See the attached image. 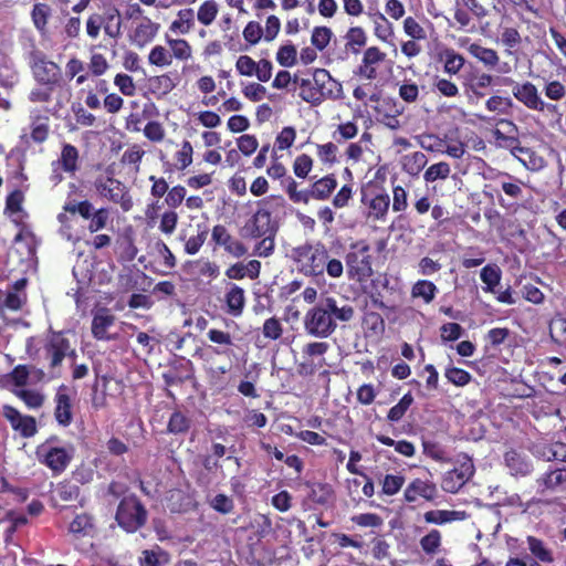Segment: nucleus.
<instances>
[{
	"mask_svg": "<svg viewBox=\"0 0 566 566\" xmlns=\"http://www.w3.org/2000/svg\"><path fill=\"white\" fill-rule=\"evenodd\" d=\"M327 249L324 243H304L292 250L297 270L305 276H323Z\"/></svg>",
	"mask_w": 566,
	"mask_h": 566,
	"instance_id": "nucleus-1",
	"label": "nucleus"
},
{
	"mask_svg": "<svg viewBox=\"0 0 566 566\" xmlns=\"http://www.w3.org/2000/svg\"><path fill=\"white\" fill-rule=\"evenodd\" d=\"M28 61L33 77L38 83L50 90H54L60 85L62 80L61 67L55 62L49 61L42 51L32 49L28 53Z\"/></svg>",
	"mask_w": 566,
	"mask_h": 566,
	"instance_id": "nucleus-2",
	"label": "nucleus"
},
{
	"mask_svg": "<svg viewBox=\"0 0 566 566\" xmlns=\"http://www.w3.org/2000/svg\"><path fill=\"white\" fill-rule=\"evenodd\" d=\"M350 250L345 256L349 277L358 282L366 281L373 273L370 247L365 241L350 244Z\"/></svg>",
	"mask_w": 566,
	"mask_h": 566,
	"instance_id": "nucleus-3",
	"label": "nucleus"
},
{
	"mask_svg": "<svg viewBox=\"0 0 566 566\" xmlns=\"http://www.w3.org/2000/svg\"><path fill=\"white\" fill-rule=\"evenodd\" d=\"M147 520V511L136 496L124 497L116 512V521L127 532H136Z\"/></svg>",
	"mask_w": 566,
	"mask_h": 566,
	"instance_id": "nucleus-4",
	"label": "nucleus"
},
{
	"mask_svg": "<svg viewBox=\"0 0 566 566\" xmlns=\"http://www.w3.org/2000/svg\"><path fill=\"white\" fill-rule=\"evenodd\" d=\"M305 331L318 338H326L332 335L337 324L329 316L325 305L321 301L316 306L308 310L304 317Z\"/></svg>",
	"mask_w": 566,
	"mask_h": 566,
	"instance_id": "nucleus-5",
	"label": "nucleus"
},
{
	"mask_svg": "<svg viewBox=\"0 0 566 566\" xmlns=\"http://www.w3.org/2000/svg\"><path fill=\"white\" fill-rule=\"evenodd\" d=\"M94 188L101 197L119 203L124 211L132 209V198L128 195L126 186L119 180L113 177L99 176L94 181Z\"/></svg>",
	"mask_w": 566,
	"mask_h": 566,
	"instance_id": "nucleus-6",
	"label": "nucleus"
},
{
	"mask_svg": "<svg viewBox=\"0 0 566 566\" xmlns=\"http://www.w3.org/2000/svg\"><path fill=\"white\" fill-rule=\"evenodd\" d=\"M312 82L315 87L303 90L300 93V97L312 105H319L326 98H336L334 90L326 87V83H331V74L324 69H316L313 72Z\"/></svg>",
	"mask_w": 566,
	"mask_h": 566,
	"instance_id": "nucleus-7",
	"label": "nucleus"
},
{
	"mask_svg": "<svg viewBox=\"0 0 566 566\" xmlns=\"http://www.w3.org/2000/svg\"><path fill=\"white\" fill-rule=\"evenodd\" d=\"M269 233H276V228L272 222L271 212L264 208L258 209L240 230L244 239H258Z\"/></svg>",
	"mask_w": 566,
	"mask_h": 566,
	"instance_id": "nucleus-8",
	"label": "nucleus"
},
{
	"mask_svg": "<svg viewBox=\"0 0 566 566\" xmlns=\"http://www.w3.org/2000/svg\"><path fill=\"white\" fill-rule=\"evenodd\" d=\"M50 440L38 448L36 454L42 463L53 472H63L73 458V449L50 447Z\"/></svg>",
	"mask_w": 566,
	"mask_h": 566,
	"instance_id": "nucleus-9",
	"label": "nucleus"
},
{
	"mask_svg": "<svg viewBox=\"0 0 566 566\" xmlns=\"http://www.w3.org/2000/svg\"><path fill=\"white\" fill-rule=\"evenodd\" d=\"M504 81L513 84L512 94L524 106L533 111L542 112L545 109V102L539 96L538 91L533 83H517L511 78H505Z\"/></svg>",
	"mask_w": 566,
	"mask_h": 566,
	"instance_id": "nucleus-10",
	"label": "nucleus"
},
{
	"mask_svg": "<svg viewBox=\"0 0 566 566\" xmlns=\"http://www.w3.org/2000/svg\"><path fill=\"white\" fill-rule=\"evenodd\" d=\"M536 485L541 494L566 492V468L546 471L536 479Z\"/></svg>",
	"mask_w": 566,
	"mask_h": 566,
	"instance_id": "nucleus-11",
	"label": "nucleus"
},
{
	"mask_svg": "<svg viewBox=\"0 0 566 566\" xmlns=\"http://www.w3.org/2000/svg\"><path fill=\"white\" fill-rule=\"evenodd\" d=\"M46 354L50 358V366L55 368L62 364L65 356L75 355V352L71 349L67 338L61 333H54L46 345Z\"/></svg>",
	"mask_w": 566,
	"mask_h": 566,
	"instance_id": "nucleus-12",
	"label": "nucleus"
},
{
	"mask_svg": "<svg viewBox=\"0 0 566 566\" xmlns=\"http://www.w3.org/2000/svg\"><path fill=\"white\" fill-rule=\"evenodd\" d=\"M55 409L54 417L62 427H69L73 420L72 400L69 395V387L61 385L54 397Z\"/></svg>",
	"mask_w": 566,
	"mask_h": 566,
	"instance_id": "nucleus-13",
	"label": "nucleus"
},
{
	"mask_svg": "<svg viewBox=\"0 0 566 566\" xmlns=\"http://www.w3.org/2000/svg\"><path fill=\"white\" fill-rule=\"evenodd\" d=\"M437 494L438 489L434 483L415 479L405 489L403 496L407 502H415L418 496H421L427 501H433L437 497Z\"/></svg>",
	"mask_w": 566,
	"mask_h": 566,
	"instance_id": "nucleus-14",
	"label": "nucleus"
},
{
	"mask_svg": "<svg viewBox=\"0 0 566 566\" xmlns=\"http://www.w3.org/2000/svg\"><path fill=\"white\" fill-rule=\"evenodd\" d=\"M160 25L156 22H153L149 18L143 17L142 21L134 29L130 34V41L138 48H144L146 44L150 43L159 31Z\"/></svg>",
	"mask_w": 566,
	"mask_h": 566,
	"instance_id": "nucleus-15",
	"label": "nucleus"
},
{
	"mask_svg": "<svg viewBox=\"0 0 566 566\" xmlns=\"http://www.w3.org/2000/svg\"><path fill=\"white\" fill-rule=\"evenodd\" d=\"M115 323V316L107 308H99L92 319V334L98 340H111L112 337L107 331Z\"/></svg>",
	"mask_w": 566,
	"mask_h": 566,
	"instance_id": "nucleus-16",
	"label": "nucleus"
},
{
	"mask_svg": "<svg viewBox=\"0 0 566 566\" xmlns=\"http://www.w3.org/2000/svg\"><path fill=\"white\" fill-rule=\"evenodd\" d=\"M504 463L510 473L515 476H526L533 471L530 459L516 450H510L504 454Z\"/></svg>",
	"mask_w": 566,
	"mask_h": 566,
	"instance_id": "nucleus-17",
	"label": "nucleus"
},
{
	"mask_svg": "<svg viewBox=\"0 0 566 566\" xmlns=\"http://www.w3.org/2000/svg\"><path fill=\"white\" fill-rule=\"evenodd\" d=\"M512 155L531 171H538L546 165L545 159L527 147L516 146L512 149Z\"/></svg>",
	"mask_w": 566,
	"mask_h": 566,
	"instance_id": "nucleus-18",
	"label": "nucleus"
},
{
	"mask_svg": "<svg viewBox=\"0 0 566 566\" xmlns=\"http://www.w3.org/2000/svg\"><path fill=\"white\" fill-rule=\"evenodd\" d=\"M386 54L376 46L368 48L363 57V64L359 66L358 73L367 80H374L377 76L375 64L382 62Z\"/></svg>",
	"mask_w": 566,
	"mask_h": 566,
	"instance_id": "nucleus-19",
	"label": "nucleus"
},
{
	"mask_svg": "<svg viewBox=\"0 0 566 566\" xmlns=\"http://www.w3.org/2000/svg\"><path fill=\"white\" fill-rule=\"evenodd\" d=\"M526 543H527V548L534 558L533 562H538L542 564H553L554 563V560H555L554 553L544 541H542L535 536H527Z\"/></svg>",
	"mask_w": 566,
	"mask_h": 566,
	"instance_id": "nucleus-20",
	"label": "nucleus"
},
{
	"mask_svg": "<svg viewBox=\"0 0 566 566\" xmlns=\"http://www.w3.org/2000/svg\"><path fill=\"white\" fill-rule=\"evenodd\" d=\"M336 187L337 180L334 175H327L311 185V197L316 200H326L331 197Z\"/></svg>",
	"mask_w": 566,
	"mask_h": 566,
	"instance_id": "nucleus-21",
	"label": "nucleus"
},
{
	"mask_svg": "<svg viewBox=\"0 0 566 566\" xmlns=\"http://www.w3.org/2000/svg\"><path fill=\"white\" fill-rule=\"evenodd\" d=\"M468 52L488 69H494L500 62L499 54L495 50L482 46L478 43H471L468 46Z\"/></svg>",
	"mask_w": 566,
	"mask_h": 566,
	"instance_id": "nucleus-22",
	"label": "nucleus"
},
{
	"mask_svg": "<svg viewBox=\"0 0 566 566\" xmlns=\"http://www.w3.org/2000/svg\"><path fill=\"white\" fill-rule=\"evenodd\" d=\"M325 305L329 316L336 323L337 321L342 323L349 322L355 314L353 306L348 304H344L342 306L338 305L337 301L334 297H326L322 301Z\"/></svg>",
	"mask_w": 566,
	"mask_h": 566,
	"instance_id": "nucleus-23",
	"label": "nucleus"
},
{
	"mask_svg": "<svg viewBox=\"0 0 566 566\" xmlns=\"http://www.w3.org/2000/svg\"><path fill=\"white\" fill-rule=\"evenodd\" d=\"M423 517L427 523L442 525L453 521H462L467 517V513L464 511L433 510L426 512Z\"/></svg>",
	"mask_w": 566,
	"mask_h": 566,
	"instance_id": "nucleus-24",
	"label": "nucleus"
},
{
	"mask_svg": "<svg viewBox=\"0 0 566 566\" xmlns=\"http://www.w3.org/2000/svg\"><path fill=\"white\" fill-rule=\"evenodd\" d=\"M226 303L229 314L233 316L241 315L245 305L244 290L233 284L226 294Z\"/></svg>",
	"mask_w": 566,
	"mask_h": 566,
	"instance_id": "nucleus-25",
	"label": "nucleus"
},
{
	"mask_svg": "<svg viewBox=\"0 0 566 566\" xmlns=\"http://www.w3.org/2000/svg\"><path fill=\"white\" fill-rule=\"evenodd\" d=\"M514 106V102L511 97L501 95H493L485 102V108L497 115H511Z\"/></svg>",
	"mask_w": 566,
	"mask_h": 566,
	"instance_id": "nucleus-26",
	"label": "nucleus"
},
{
	"mask_svg": "<svg viewBox=\"0 0 566 566\" xmlns=\"http://www.w3.org/2000/svg\"><path fill=\"white\" fill-rule=\"evenodd\" d=\"M440 60L444 63V72L450 75L458 74L465 62L464 57L453 49H444L440 53Z\"/></svg>",
	"mask_w": 566,
	"mask_h": 566,
	"instance_id": "nucleus-27",
	"label": "nucleus"
},
{
	"mask_svg": "<svg viewBox=\"0 0 566 566\" xmlns=\"http://www.w3.org/2000/svg\"><path fill=\"white\" fill-rule=\"evenodd\" d=\"M63 210L71 214L78 213L85 220H90L95 212L94 206L88 200L76 201L70 197L66 199Z\"/></svg>",
	"mask_w": 566,
	"mask_h": 566,
	"instance_id": "nucleus-28",
	"label": "nucleus"
},
{
	"mask_svg": "<svg viewBox=\"0 0 566 566\" xmlns=\"http://www.w3.org/2000/svg\"><path fill=\"white\" fill-rule=\"evenodd\" d=\"M501 270L495 264H488L481 270V280L485 284L483 289L485 292L496 293L495 287L500 284L501 281Z\"/></svg>",
	"mask_w": 566,
	"mask_h": 566,
	"instance_id": "nucleus-29",
	"label": "nucleus"
},
{
	"mask_svg": "<svg viewBox=\"0 0 566 566\" xmlns=\"http://www.w3.org/2000/svg\"><path fill=\"white\" fill-rule=\"evenodd\" d=\"M78 150L70 144H65L62 148L61 158L57 165H61L66 172L74 174L77 169Z\"/></svg>",
	"mask_w": 566,
	"mask_h": 566,
	"instance_id": "nucleus-30",
	"label": "nucleus"
},
{
	"mask_svg": "<svg viewBox=\"0 0 566 566\" xmlns=\"http://www.w3.org/2000/svg\"><path fill=\"white\" fill-rule=\"evenodd\" d=\"M428 159L421 151H415L403 158V169L410 176H417L427 165Z\"/></svg>",
	"mask_w": 566,
	"mask_h": 566,
	"instance_id": "nucleus-31",
	"label": "nucleus"
},
{
	"mask_svg": "<svg viewBox=\"0 0 566 566\" xmlns=\"http://www.w3.org/2000/svg\"><path fill=\"white\" fill-rule=\"evenodd\" d=\"M346 48L349 49L353 53L357 54L359 49L366 44L367 36L365 31L360 27L350 28L346 35Z\"/></svg>",
	"mask_w": 566,
	"mask_h": 566,
	"instance_id": "nucleus-32",
	"label": "nucleus"
},
{
	"mask_svg": "<svg viewBox=\"0 0 566 566\" xmlns=\"http://www.w3.org/2000/svg\"><path fill=\"white\" fill-rule=\"evenodd\" d=\"M333 495H334V492L329 484L317 483V484L312 485L308 497L314 503L325 505L331 502V500L333 499Z\"/></svg>",
	"mask_w": 566,
	"mask_h": 566,
	"instance_id": "nucleus-33",
	"label": "nucleus"
},
{
	"mask_svg": "<svg viewBox=\"0 0 566 566\" xmlns=\"http://www.w3.org/2000/svg\"><path fill=\"white\" fill-rule=\"evenodd\" d=\"M69 530L77 537L90 535L93 530L92 517L87 514L76 515L71 522Z\"/></svg>",
	"mask_w": 566,
	"mask_h": 566,
	"instance_id": "nucleus-34",
	"label": "nucleus"
},
{
	"mask_svg": "<svg viewBox=\"0 0 566 566\" xmlns=\"http://www.w3.org/2000/svg\"><path fill=\"white\" fill-rule=\"evenodd\" d=\"M122 22L119 11L117 9L108 10L105 13L104 31L111 38H118L120 35Z\"/></svg>",
	"mask_w": 566,
	"mask_h": 566,
	"instance_id": "nucleus-35",
	"label": "nucleus"
},
{
	"mask_svg": "<svg viewBox=\"0 0 566 566\" xmlns=\"http://www.w3.org/2000/svg\"><path fill=\"white\" fill-rule=\"evenodd\" d=\"M437 291L438 289L432 282L420 280L412 286L411 294L413 297H421L426 303H430Z\"/></svg>",
	"mask_w": 566,
	"mask_h": 566,
	"instance_id": "nucleus-36",
	"label": "nucleus"
},
{
	"mask_svg": "<svg viewBox=\"0 0 566 566\" xmlns=\"http://www.w3.org/2000/svg\"><path fill=\"white\" fill-rule=\"evenodd\" d=\"M193 24V10L184 9L178 12V20H175L170 30L174 32H180L181 34L188 33Z\"/></svg>",
	"mask_w": 566,
	"mask_h": 566,
	"instance_id": "nucleus-37",
	"label": "nucleus"
},
{
	"mask_svg": "<svg viewBox=\"0 0 566 566\" xmlns=\"http://www.w3.org/2000/svg\"><path fill=\"white\" fill-rule=\"evenodd\" d=\"M31 126V138L35 143H43L49 135V117L35 116Z\"/></svg>",
	"mask_w": 566,
	"mask_h": 566,
	"instance_id": "nucleus-38",
	"label": "nucleus"
},
{
	"mask_svg": "<svg viewBox=\"0 0 566 566\" xmlns=\"http://www.w3.org/2000/svg\"><path fill=\"white\" fill-rule=\"evenodd\" d=\"M420 546L427 555H434L441 546V533L438 530H431L420 539Z\"/></svg>",
	"mask_w": 566,
	"mask_h": 566,
	"instance_id": "nucleus-39",
	"label": "nucleus"
},
{
	"mask_svg": "<svg viewBox=\"0 0 566 566\" xmlns=\"http://www.w3.org/2000/svg\"><path fill=\"white\" fill-rule=\"evenodd\" d=\"M148 61L156 66H169L172 63V55L170 51L163 45H156L150 50Z\"/></svg>",
	"mask_w": 566,
	"mask_h": 566,
	"instance_id": "nucleus-40",
	"label": "nucleus"
},
{
	"mask_svg": "<svg viewBox=\"0 0 566 566\" xmlns=\"http://www.w3.org/2000/svg\"><path fill=\"white\" fill-rule=\"evenodd\" d=\"M494 76L488 73H481L472 77L469 83V90L473 93L474 96L481 98L484 96V93L481 90L489 87L493 83Z\"/></svg>",
	"mask_w": 566,
	"mask_h": 566,
	"instance_id": "nucleus-41",
	"label": "nucleus"
},
{
	"mask_svg": "<svg viewBox=\"0 0 566 566\" xmlns=\"http://www.w3.org/2000/svg\"><path fill=\"white\" fill-rule=\"evenodd\" d=\"M168 44L171 50L172 57L181 61H187L191 57V46L184 39H168Z\"/></svg>",
	"mask_w": 566,
	"mask_h": 566,
	"instance_id": "nucleus-42",
	"label": "nucleus"
},
{
	"mask_svg": "<svg viewBox=\"0 0 566 566\" xmlns=\"http://www.w3.org/2000/svg\"><path fill=\"white\" fill-rule=\"evenodd\" d=\"M218 14V4L214 0L205 1L197 13V18L203 25H210Z\"/></svg>",
	"mask_w": 566,
	"mask_h": 566,
	"instance_id": "nucleus-43",
	"label": "nucleus"
},
{
	"mask_svg": "<svg viewBox=\"0 0 566 566\" xmlns=\"http://www.w3.org/2000/svg\"><path fill=\"white\" fill-rule=\"evenodd\" d=\"M413 402V397L410 392L403 395L397 405L390 408L388 411V420L391 422L399 421Z\"/></svg>",
	"mask_w": 566,
	"mask_h": 566,
	"instance_id": "nucleus-44",
	"label": "nucleus"
},
{
	"mask_svg": "<svg viewBox=\"0 0 566 566\" xmlns=\"http://www.w3.org/2000/svg\"><path fill=\"white\" fill-rule=\"evenodd\" d=\"M451 172L448 163L441 161L431 165L424 172L423 178L427 182H433L438 179H447Z\"/></svg>",
	"mask_w": 566,
	"mask_h": 566,
	"instance_id": "nucleus-45",
	"label": "nucleus"
},
{
	"mask_svg": "<svg viewBox=\"0 0 566 566\" xmlns=\"http://www.w3.org/2000/svg\"><path fill=\"white\" fill-rule=\"evenodd\" d=\"M333 32L327 27H315L312 32L311 42L319 51H323L329 43Z\"/></svg>",
	"mask_w": 566,
	"mask_h": 566,
	"instance_id": "nucleus-46",
	"label": "nucleus"
},
{
	"mask_svg": "<svg viewBox=\"0 0 566 566\" xmlns=\"http://www.w3.org/2000/svg\"><path fill=\"white\" fill-rule=\"evenodd\" d=\"M189 427L190 420L182 412H172L168 422V431L170 433H184L189 429Z\"/></svg>",
	"mask_w": 566,
	"mask_h": 566,
	"instance_id": "nucleus-47",
	"label": "nucleus"
},
{
	"mask_svg": "<svg viewBox=\"0 0 566 566\" xmlns=\"http://www.w3.org/2000/svg\"><path fill=\"white\" fill-rule=\"evenodd\" d=\"M50 15V8L45 3H36L33 6L31 17L34 23V27L39 31H43L48 23V18Z\"/></svg>",
	"mask_w": 566,
	"mask_h": 566,
	"instance_id": "nucleus-48",
	"label": "nucleus"
},
{
	"mask_svg": "<svg viewBox=\"0 0 566 566\" xmlns=\"http://www.w3.org/2000/svg\"><path fill=\"white\" fill-rule=\"evenodd\" d=\"M275 234L276 233H269L268 235H262L263 239L255 244L253 254L259 258L270 256L274 252Z\"/></svg>",
	"mask_w": 566,
	"mask_h": 566,
	"instance_id": "nucleus-49",
	"label": "nucleus"
},
{
	"mask_svg": "<svg viewBox=\"0 0 566 566\" xmlns=\"http://www.w3.org/2000/svg\"><path fill=\"white\" fill-rule=\"evenodd\" d=\"M109 219V211L106 208L95 210L93 216L90 218L87 229L91 233H95L104 229Z\"/></svg>",
	"mask_w": 566,
	"mask_h": 566,
	"instance_id": "nucleus-50",
	"label": "nucleus"
},
{
	"mask_svg": "<svg viewBox=\"0 0 566 566\" xmlns=\"http://www.w3.org/2000/svg\"><path fill=\"white\" fill-rule=\"evenodd\" d=\"M262 333L269 339H279L283 334L281 322L276 317L268 318L263 324Z\"/></svg>",
	"mask_w": 566,
	"mask_h": 566,
	"instance_id": "nucleus-51",
	"label": "nucleus"
},
{
	"mask_svg": "<svg viewBox=\"0 0 566 566\" xmlns=\"http://www.w3.org/2000/svg\"><path fill=\"white\" fill-rule=\"evenodd\" d=\"M17 396L31 409L40 408L44 402V397L35 390L22 389L17 391Z\"/></svg>",
	"mask_w": 566,
	"mask_h": 566,
	"instance_id": "nucleus-52",
	"label": "nucleus"
},
{
	"mask_svg": "<svg viewBox=\"0 0 566 566\" xmlns=\"http://www.w3.org/2000/svg\"><path fill=\"white\" fill-rule=\"evenodd\" d=\"M276 60L282 66H292L296 63V48L292 44L279 49Z\"/></svg>",
	"mask_w": 566,
	"mask_h": 566,
	"instance_id": "nucleus-53",
	"label": "nucleus"
},
{
	"mask_svg": "<svg viewBox=\"0 0 566 566\" xmlns=\"http://www.w3.org/2000/svg\"><path fill=\"white\" fill-rule=\"evenodd\" d=\"M313 167V160L308 155H300L295 158L293 164L294 174L298 178H305L310 174Z\"/></svg>",
	"mask_w": 566,
	"mask_h": 566,
	"instance_id": "nucleus-54",
	"label": "nucleus"
},
{
	"mask_svg": "<svg viewBox=\"0 0 566 566\" xmlns=\"http://www.w3.org/2000/svg\"><path fill=\"white\" fill-rule=\"evenodd\" d=\"M168 557L164 552L144 551L140 557V566H160L167 563Z\"/></svg>",
	"mask_w": 566,
	"mask_h": 566,
	"instance_id": "nucleus-55",
	"label": "nucleus"
},
{
	"mask_svg": "<svg viewBox=\"0 0 566 566\" xmlns=\"http://www.w3.org/2000/svg\"><path fill=\"white\" fill-rule=\"evenodd\" d=\"M433 86L441 95L446 97H455L459 94L458 86L447 78L436 76Z\"/></svg>",
	"mask_w": 566,
	"mask_h": 566,
	"instance_id": "nucleus-56",
	"label": "nucleus"
},
{
	"mask_svg": "<svg viewBox=\"0 0 566 566\" xmlns=\"http://www.w3.org/2000/svg\"><path fill=\"white\" fill-rule=\"evenodd\" d=\"M447 379L455 386H464L470 382L471 375L464 369L451 367L446 370Z\"/></svg>",
	"mask_w": 566,
	"mask_h": 566,
	"instance_id": "nucleus-57",
	"label": "nucleus"
},
{
	"mask_svg": "<svg viewBox=\"0 0 566 566\" xmlns=\"http://www.w3.org/2000/svg\"><path fill=\"white\" fill-rule=\"evenodd\" d=\"M390 199L387 193L376 196L370 202V209L373 210L377 219L382 218L389 208Z\"/></svg>",
	"mask_w": 566,
	"mask_h": 566,
	"instance_id": "nucleus-58",
	"label": "nucleus"
},
{
	"mask_svg": "<svg viewBox=\"0 0 566 566\" xmlns=\"http://www.w3.org/2000/svg\"><path fill=\"white\" fill-rule=\"evenodd\" d=\"M441 339L443 342H453L462 336L463 328L458 323H446L440 327Z\"/></svg>",
	"mask_w": 566,
	"mask_h": 566,
	"instance_id": "nucleus-59",
	"label": "nucleus"
},
{
	"mask_svg": "<svg viewBox=\"0 0 566 566\" xmlns=\"http://www.w3.org/2000/svg\"><path fill=\"white\" fill-rule=\"evenodd\" d=\"M403 482V476L387 474L382 482V492L386 495H394L401 489Z\"/></svg>",
	"mask_w": 566,
	"mask_h": 566,
	"instance_id": "nucleus-60",
	"label": "nucleus"
},
{
	"mask_svg": "<svg viewBox=\"0 0 566 566\" xmlns=\"http://www.w3.org/2000/svg\"><path fill=\"white\" fill-rule=\"evenodd\" d=\"M403 29L415 40H423L427 36L424 29L412 17H408L403 21Z\"/></svg>",
	"mask_w": 566,
	"mask_h": 566,
	"instance_id": "nucleus-61",
	"label": "nucleus"
},
{
	"mask_svg": "<svg viewBox=\"0 0 566 566\" xmlns=\"http://www.w3.org/2000/svg\"><path fill=\"white\" fill-rule=\"evenodd\" d=\"M422 447L424 454L431 459L440 462L447 460L446 451L439 443L433 441H423Z\"/></svg>",
	"mask_w": 566,
	"mask_h": 566,
	"instance_id": "nucleus-62",
	"label": "nucleus"
},
{
	"mask_svg": "<svg viewBox=\"0 0 566 566\" xmlns=\"http://www.w3.org/2000/svg\"><path fill=\"white\" fill-rule=\"evenodd\" d=\"M243 38L250 44H256L262 38V28L260 23L250 21L243 30Z\"/></svg>",
	"mask_w": 566,
	"mask_h": 566,
	"instance_id": "nucleus-63",
	"label": "nucleus"
},
{
	"mask_svg": "<svg viewBox=\"0 0 566 566\" xmlns=\"http://www.w3.org/2000/svg\"><path fill=\"white\" fill-rule=\"evenodd\" d=\"M114 84L126 96H133L135 94L136 87L134 81L127 74H117L114 78Z\"/></svg>",
	"mask_w": 566,
	"mask_h": 566,
	"instance_id": "nucleus-64",
	"label": "nucleus"
}]
</instances>
